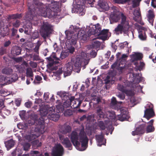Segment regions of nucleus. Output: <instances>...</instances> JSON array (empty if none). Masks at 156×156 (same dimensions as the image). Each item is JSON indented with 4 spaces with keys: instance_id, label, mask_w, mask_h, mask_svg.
<instances>
[{
    "instance_id": "f257e3e1",
    "label": "nucleus",
    "mask_w": 156,
    "mask_h": 156,
    "mask_svg": "<svg viewBox=\"0 0 156 156\" xmlns=\"http://www.w3.org/2000/svg\"><path fill=\"white\" fill-rule=\"evenodd\" d=\"M121 19L120 23L119 24L114 30L115 34L119 35L123 34L128 35L130 29L132 27L129 18L123 13H121L120 16L117 14H111L110 16V22L111 24L117 22Z\"/></svg>"
},
{
    "instance_id": "f03ea898",
    "label": "nucleus",
    "mask_w": 156,
    "mask_h": 156,
    "mask_svg": "<svg viewBox=\"0 0 156 156\" xmlns=\"http://www.w3.org/2000/svg\"><path fill=\"white\" fill-rule=\"evenodd\" d=\"M28 10L25 15V18L30 21L32 20L36 21L35 18L37 15L42 16L47 14L48 8L46 5L39 2L38 0H34L32 5H28Z\"/></svg>"
},
{
    "instance_id": "7ed1b4c3",
    "label": "nucleus",
    "mask_w": 156,
    "mask_h": 156,
    "mask_svg": "<svg viewBox=\"0 0 156 156\" xmlns=\"http://www.w3.org/2000/svg\"><path fill=\"white\" fill-rule=\"evenodd\" d=\"M70 139L71 142L76 148L79 151L85 150L87 146L88 139L83 129L78 133L76 131L72 132Z\"/></svg>"
},
{
    "instance_id": "20e7f679",
    "label": "nucleus",
    "mask_w": 156,
    "mask_h": 156,
    "mask_svg": "<svg viewBox=\"0 0 156 156\" xmlns=\"http://www.w3.org/2000/svg\"><path fill=\"white\" fill-rule=\"evenodd\" d=\"M90 58L89 55L84 52H82L81 55L77 56L75 60L74 67L75 69H77L80 71L82 66L83 69L86 67V66L89 63Z\"/></svg>"
},
{
    "instance_id": "39448f33",
    "label": "nucleus",
    "mask_w": 156,
    "mask_h": 156,
    "mask_svg": "<svg viewBox=\"0 0 156 156\" xmlns=\"http://www.w3.org/2000/svg\"><path fill=\"white\" fill-rule=\"evenodd\" d=\"M132 75L133 78V81L126 80L122 84H118L117 88L119 90L124 93L127 87H133V82H135L136 83H139L142 81V78L140 77L139 73H133Z\"/></svg>"
},
{
    "instance_id": "423d86ee",
    "label": "nucleus",
    "mask_w": 156,
    "mask_h": 156,
    "mask_svg": "<svg viewBox=\"0 0 156 156\" xmlns=\"http://www.w3.org/2000/svg\"><path fill=\"white\" fill-rule=\"evenodd\" d=\"M66 92L64 91H61L57 92L58 95L60 96L62 99L66 100L63 103V105H61L60 100L57 101L56 103H58V104L56 105V107L58 109V111L59 112L60 111H62L65 110V108L69 107L71 105V102L68 98V97H70L68 96Z\"/></svg>"
},
{
    "instance_id": "0eeeda50",
    "label": "nucleus",
    "mask_w": 156,
    "mask_h": 156,
    "mask_svg": "<svg viewBox=\"0 0 156 156\" xmlns=\"http://www.w3.org/2000/svg\"><path fill=\"white\" fill-rule=\"evenodd\" d=\"M120 114L116 116L115 114L113 112H108L106 113L107 118L112 121L119 120L123 121L128 118V112L125 109H121Z\"/></svg>"
},
{
    "instance_id": "6e6552de",
    "label": "nucleus",
    "mask_w": 156,
    "mask_h": 156,
    "mask_svg": "<svg viewBox=\"0 0 156 156\" xmlns=\"http://www.w3.org/2000/svg\"><path fill=\"white\" fill-rule=\"evenodd\" d=\"M52 30L51 26L49 23L48 22H43L41 27L40 33L42 37L45 40L49 37Z\"/></svg>"
},
{
    "instance_id": "1a4fd4ad",
    "label": "nucleus",
    "mask_w": 156,
    "mask_h": 156,
    "mask_svg": "<svg viewBox=\"0 0 156 156\" xmlns=\"http://www.w3.org/2000/svg\"><path fill=\"white\" fill-rule=\"evenodd\" d=\"M34 124L35 125L38 126L35 128L34 131L35 132L39 133L40 134H43L45 131V126L44 118L41 117L39 119H35L34 120Z\"/></svg>"
},
{
    "instance_id": "9d476101",
    "label": "nucleus",
    "mask_w": 156,
    "mask_h": 156,
    "mask_svg": "<svg viewBox=\"0 0 156 156\" xmlns=\"http://www.w3.org/2000/svg\"><path fill=\"white\" fill-rule=\"evenodd\" d=\"M65 33L67 39L66 43L71 45H75L79 38V35L80 34V32L75 34L73 32L66 30Z\"/></svg>"
},
{
    "instance_id": "9b49d317",
    "label": "nucleus",
    "mask_w": 156,
    "mask_h": 156,
    "mask_svg": "<svg viewBox=\"0 0 156 156\" xmlns=\"http://www.w3.org/2000/svg\"><path fill=\"white\" fill-rule=\"evenodd\" d=\"M146 108L144 111V117L146 118L147 120L153 117L155 115V113L153 110V106L151 103L147 104L145 107Z\"/></svg>"
},
{
    "instance_id": "f8f14e48",
    "label": "nucleus",
    "mask_w": 156,
    "mask_h": 156,
    "mask_svg": "<svg viewBox=\"0 0 156 156\" xmlns=\"http://www.w3.org/2000/svg\"><path fill=\"white\" fill-rule=\"evenodd\" d=\"M64 153V149L60 144H56L53 147L51 153L52 156H62Z\"/></svg>"
},
{
    "instance_id": "ddd939ff",
    "label": "nucleus",
    "mask_w": 156,
    "mask_h": 156,
    "mask_svg": "<svg viewBox=\"0 0 156 156\" xmlns=\"http://www.w3.org/2000/svg\"><path fill=\"white\" fill-rule=\"evenodd\" d=\"M39 110L41 116L44 118V117L46 116L48 114H49L51 112V113L52 112V111L53 112L54 108L53 107H50L48 105H42L40 107Z\"/></svg>"
},
{
    "instance_id": "4468645a",
    "label": "nucleus",
    "mask_w": 156,
    "mask_h": 156,
    "mask_svg": "<svg viewBox=\"0 0 156 156\" xmlns=\"http://www.w3.org/2000/svg\"><path fill=\"white\" fill-rule=\"evenodd\" d=\"M59 138L61 141L62 144L65 146V147L68 148V150H71L72 149V144L68 138H64L62 135H59Z\"/></svg>"
},
{
    "instance_id": "2eb2a0df",
    "label": "nucleus",
    "mask_w": 156,
    "mask_h": 156,
    "mask_svg": "<svg viewBox=\"0 0 156 156\" xmlns=\"http://www.w3.org/2000/svg\"><path fill=\"white\" fill-rule=\"evenodd\" d=\"M68 98L71 102V105L73 104L72 107H73L75 108H78L80 107L82 102L81 101L78 99H75L74 96H70Z\"/></svg>"
},
{
    "instance_id": "dca6fc26",
    "label": "nucleus",
    "mask_w": 156,
    "mask_h": 156,
    "mask_svg": "<svg viewBox=\"0 0 156 156\" xmlns=\"http://www.w3.org/2000/svg\"><path fill=\"white\" fill-rule=\"evenodd\" d=\"M73 69V64L71 62H69L65 65L63 69L64 75L67 76L71 74Z\"/></svg>"
},
{
    "instance_id": "f3484780",
    "label": "nucleus",
    "mask_w": 156,
    "mask_h": 156,
    "mask_svg": "<svg viewBox=\"0 0 156 156\" xmlns=\"http://www.w3.org/2000/svg\"><path fill=\"white\" fill-rule=\"evenodd\" d=\"M146 124L140 125L138 127L136 128L135 130L132 132L133 135L135 136L139 134H143L145 131Z\"/></svg>"
},
{
    "instance_id": "a211bd4d",
    "label": "nucleus",
    "mask_w": 156,
    "mask_h": 156,
    "mask_svg": "<svg viewBox=\"0 0 156 156\" xmlns=\"http://www.w3.org/2000/svg\"><path fill=\"white\" fill-rule=\"evenodd\" d=\"M48 2H51V3H47L46 4H44V5H46L47 6L48 8V11L49 10L52 11L53 10V11H55V9H57V8L58 9V5L57 4V2H55L54 0H47Z\"/></svg>"
},
{
    "instance_id": "6ab92c4d",
    "label": "nucleus",
    "mask_w": 156,
    "mask_h": 156,
    "mask_svg": "<svg viewBox=\"0 0 156 156\" xmlns=\"http://www.w3.org/2000/svg\"><path fill=\"white\" fill-rule=\"evenodd\" d=\"M109 32L108 29H103L101 30L100 33L98 34V36H100L98 37L97 38L101 39L103 41H105L107 39V34Z\"/></svg>"
},
{
    "instance_id": "aec40b11",
    "label": "nucleus",
    "mask_w": 156,
    "mask_h": 156,
    "mask_svg": "<svg viewBox=\"0 0 156 156\" xmlns=\"http://www.w3.org/2000/svg\"><path fill=\"white\" fill-rule=\"evenodd\" d=\"M53 108H54L53 112L52 111V112L51 113V112L48 115V118L51 120L56 121L59 119L60 116L59 115L55 113V107Z\"/></svg>"
},
{
    "instance_id": "412c9836",
    "label": "nucleus",
    "mask_w": 156,
    "mask_h": 156,
    "mask_svg": "<svg viewBox=\"0 0 156 156\" xmlns=\"http://www.w3.org/2000/svg\"><path fill=\"white\" fill-rule=\"evenodd\" d=\"M154 122V120L152 119L147 122V124L149 125L147 126L146 128L147 133L152 132L154 131V128L153 126Z\"/></svg>"
},
{
    "instance_id": "4be33fe9",
    "label": "nucleus",
    "mask_w": 156,
    "mask_h": 156,
    "mask_svg": "<svg viewBox=\"0 0 156 156\" xmlns=\"http://www.w3.org/2000/svg\"><path fill=\"white\" fill-rule=\"evenodd\" d=\"M21 48L19 46H15L13 47L11 51V53L14 56H16L21 54Z\"/></svg>"
},
{
    "instance_id": "5701e85b",
    "label": "nucleus",
    "mask_w": 156,
    "mask_h": 156,
    "mask_svg": "<svg viewBox=\"0 0 156 156\" xmlns=\"http://www.w3.org/2000/svg\"><path fill=\"white\" fill-rule=\"evenodd\" d=\"M98 5L100 8L105 10H108L109 8L108 3L105 1L102 0H98Z\"/></svg>"
},
{
    "instance_id": "b1692460",
    "label": "nucleus",
    "mask_w": 156,
    "mask_h": 156,
    "mask_svg": "<svg viewBox=\"0 0 156 156\" xmlns=\"http://www.w3.org/2000/svg\"><path fill=\"white\" fill-rule=\"evenodd\" d=\"M22 17V15L21 13L12 14L9 15L7 17V19L8 21H9L11 19H20Z\"/></svg>"
},
{
    "instance_id": "393cba45",
    "label": "nucleus",
    "mask_w": 156,
    "mask_h": 156,
    "mask_svg": "<svg viewBox=\"0 0 156 156\" xmlns=\"http://www.w3.org/2000/svg\"><path fill=\"white\" fill-rule=\"evenodd\" d=\"M131 60L132 62L141 60L142 58V55L139 53H135L131 55Z\"/></svg>"
},
{
    "instance_id": "a878e982",
    "label": "nucleus",
    "mask_w": 156,
    "mask_h": 156,
    "mask_svg": "<svg viewBox=\"0 0 156 156\" xmlns=\"http://www.w3.org/2000/svg\"><path fill=\"white\" fill-rule=\"evenodd\" d=\"M53 57L55 59V61H54V60L52 61L48 62L47 64V66L48 68H51L53 66L54 64H58L59 63V61L60 60V59L57 58L55 55H54Z\"/></svg>"
},
{
    "instance_id": "bb28decb",
    "label": "nucleus",
    "mask_w": 156,
    "mask_h": 156,
    "mask_svg": "<svg viewBox=\"0 0 156 156\" xmlns=\"http://www.w3.org/2000/svg\"><path fill=\"white\" fill-rule=\"evenodd\" d=\"M15 142L14 140L12 139H10L5 142V146L8 150H9L11 148L13 147L15 144Z\"/></svg>"
},
{
    "instance_id": "cd10ccee",
    "label": "nucleus",
    "mask_w": 156,
    "mask_h": 156,
    "mask_svg": "<svg viewBox=\"0 0 156 156\" xmlns=\"http://www.w3.org/2000/svg\"><path fill=\"white\" fill-rule=\"evenodd\" d=\"M96 138L98 142V145L99 147L101 146L102 145H105L103 142L104 140V136L101 135H96Z\"/></svg>"
},
{
    "instance_id": "c85d7f7f",
    "label": "nucleus",
    "mask_w": 156,
    "mask_h": 156,
    "mask_svg": "<svg viewBox=\"0 0 156 156\" xmlns=\"http://www.w3.org/2000/svg\"><path fill=\"white\" fill-rule=\"evenodd\" d=\"M97 118L98 119L100 120L104 118L105 114L102 111V109L99 108L96 110Z\"/></svg>"
},
{
    "instance_id": "c756f323",
    "label": "nucleus",
    "mask_w": 156,
    "mask_h": 156,
    "mask_svg": "<svg viewBox=\"0 0 156 156\" xmlns=\"http://www.w3.org/2000/svg\"><path fill=\"white\" fill-rule=\"evenodd\" d=\"M147 16L149 21L153 22V21L155 17V15L153 10L150 9L148 11Z\"/></svg>"
},
{
    "instance_id": "7c9ffc66",
    "label": "nucleus",
    "mask_w": 156,
    "mask_h": 156,
    "mask_svg": "<svg viewBox=\"0 0 156 156\" xmlns=\"http://www.w3.org/2000/svg\"><path fill=\"white\" fill-rule=\"evenodd\" d=\"M72 129L70 126L68 125H64L62 127V133L64 134L70 133Z\"/></svg>"
},
{
    "instance_id": "2f4dec72",
    "label": "nucleus",
    "mask_w": 156,
    "mask_h": 156,
    "mask_svg": "<svg viewBox=\"0 0 156 156\" xmlns=\"http://www.w3.org/2000/svg\"><path fill=\"white\" fill-rule=\"evenodd\" d=\"M37 134H30V135L27 136L26 138L28 141H31L38 137L41 134L39 133H37Z\"/></svg>"
},
{
    "instance_id": "473e14b6",
    "label": "nucleus",
    "mask_w": 156,
    "mask_h": 156,
    "mask_svg": "<svg viewBox=\"0 0 156 156\" xmlns=\"http://www.w3.org/2000/svg\"><path fill=\"white\" fill-rule=\"evenodd\" d=\"M138 37L142 41L146 40L147 37L145 31L143 30L139 31Z\"/></svg>"
},
{
    "instance_id": "72a5a7b5",
    "label": "nucleus",
    "mask_w": 156,
    "mask_h": 156,
    "mask_svg": "<svg viewBox=\"0 0 156 156\" xmlns=\"http://www.w3.org/2000/svg\"><path fill=\"white\" fill-rule=\"evenodd\" d=\"M12 156H22L21 150L19 148H16L12 153Z\"/></svg>"
},
{
    "instance_id": "f704fd0d",
    "label": "nucleus",
    "mask_w": 156,
    "mask_h": 156,
    "mask_svg": "<svg viewBox=\"0 0 156 156\" xmlns=\"http://www.w3.org/2000/svg\"><path fill=\"white\" fill-rule=\"evenodd\" d=\"M97 126L99 127L101 130H104L106 128V125L104 122L102 121H100L98 119Z\"/></svg>"
},
{
    "instance_id": "c9c22d12",
    "label": "nucleus",
    "mask_w": 156,
    "mask_h": 156,
    "mask_svg": "<svg viewBox=\"0 0 156 156\" xmlns=\"http://www.w3.org/2000/svg\"><path fill=\"white\" fill-rule=\"evenodd\" d=\"M101 42L98 41H96L93 42L90 45L91 48L97 49L99 48L101 45Z\"/></svg>"
},
{
    "instance_id": "e433bc0d",
    "label": "nucleus",
    "mask_w": 156,
    "mask_h": 156,
    "mask_svg": "<svg viewBox=\"0 0 156 156\" xmlns=\"http://www.w3.org/2000/svg\"><path fill=\"white\" fill-rule=\"evenodd\" d=\"M32 147L34 148H37L41 147L42 145L41 142H40L39 140H36L33 141L32 142Z\"/></svg>"
},
{
    "instance_id": "4c0bfd02",
    "label": "nucleus",
    "mask_w": 156,
    "mask_h": 156,
    "mask_svg": "<svg viewBox=\"0 0 156 156\" xmlns=\"http://www.w3.org/2000/svg\"><path fill=\"white\" fill-rule=\"evenodd\" d=\"M2 72L3 74L9 75L12 73V70L9 68H5L2 70Z\"/></svg>"
},
{
    "instance_id": "58836bf2",
    "label": "nucleus",
    "mask_w": 156,
    "mask_h": 156,
    "mask_svg": "<svg viewBox=\"0 0 156 156\" xmlns=\"http://www.w3.org/2000/svg\"><path fill=\"white\" fill-rule=\"evenodd\" d=\"M18 79V76L17 75L16 73H14L9 78H8V83L11 82H12L15 81L16 80Z\"/></svg>"
},
{
    "instance_id": "ea45409f",
    "label": "nucleus",
    "mask_w": 156,
    "mask_h": 156,
    "mask_svg": "<svg viewBox=\"0 0 156 156\" xmlns=\"http://www.w3.org/2000/svg\"><path fill=\"white\" fill-rule=\"evenodd\" d=\"M23 150L25 151H28L30 148L31 146L30 143H25L22 144Z\"/></svg>"
},
{
    "instance_id": "a19ab883",
    "label": "nucleus",
    "mask_w": 156,
    "mask_h": 156,
    "mask_svg": "<svg viewBox=\"0 0 156 156\" xmlns=\"http://www.w3.org/2000/svg\"><path fill=\"white\" fill-rule=\"evenodd\" d=\"M26 76L27 77H33L34 74L32 69L30 68H28L26 69Z\"/></svg>"
},
{
    "instance_id": "79ce46f5",
    "label": "nucleus",
    "mask_w": 156,
    "mask_h": 156,
    "mask_svg": "<svg viewBox=\"0 0 156 156\" xmlns=\"http://www.w3.org/2000/svg\"><path fill=\"white\" fill-rule=\"evenodd\" d=\"M124 93H125L127 96H132L134 95V91L132 89L128 90H125Z\"/></svg>"
},
{
    "instance_id": "37998d69",
    "label": "nucleus",
    "mask_w": 156,
    "mask_h": 156,
    "mask_svg": "<svg viewBox=\"0 0 156 156\" xmlns=\"http://www.w3.org/2000/svg\"><path fill=\"white\" fill-rule=\"evenodd\" d=\"M95 30L96 32V35H98V34L100 33L101 30V26L99 23H97L94 25Z\"/></svg>"
},
{
    "instance_id": "c03bdc74",
    "label": "nucleus",
    "mask_w": 156,
    "mask_h": 156,
    "mask_svg": "<svg viewBox=\"0 0 156 156\" xmlns=\"http://www.w3.org/2000/svg\"><path fill=\"white\" fill-rule=\"evenodd\" d=\"M117 62H118V66H119L120 70H122L124 68V66H121V65H124L125 64V60H122V59H119L118 61H117Z\"/></svg>"
},
{
    "instance_id": "a18cd8bd",
    "label": "nucleus",
    "mask_w": 156,
    "mask_h": 156,
    "mask_svg": "<svg viewBox=\"0 0 156 156\" xmlns=\"http://www.w3.org/2000/svg\"><path fill=\"white\" fill-rule=\"evenodd\" d=\"M42 80V77L39 75H37L35 76V79L33 81L35 84L39 83Z\"/></svg>"
},
{
    "instance_id": "49530a36",
    "label": "nucleus",
    "mask_w": 156,
    "mask_h": 156,
    "mask_svg": "<svg viewBox=\"0 0 156 156\" xmlns=\"http://www.w3.org/2000/svg\"><path fill=\"white\" fill-rule=\"evenodd\" d=\"M112 108L114 109L115 110L118 111L120 110V111L121 109H124L121 108V104H120V103H118L116 104V105H113L111 107Z\"/></svg>"
},
{
    "instance_id": "de8ad7c7",
    "label": "nucleus",
    "mask_w": 156,
    "mask_h": 156,
    "mask_svg": "<svg viewBox=\"0 0 156 156\" xmlns=\"http://www.w3.org/2000/svg\"><path fill=\"white\" fill-rule=\"evenodd\" d=\"M120 103V104H121L122 102V101H119V102H118L117 101L116 99L115 98L113 97L111 99V106L112 107V106L114 105H116V104L117 103Z\"/></svg>"
},
{
    "instance_id": "09e8293b",
    "label": "nucleus",
    "mask_w": 156,
    "mask_h": 156,
    "mask_svg": "<svg viewBox=\"0 0 156 156\" xmlns=\"http://www.w3.org/2000/svg\"><path fill=\"white\" fill-rule=\"evenodd\" d=\"M13 27L17 28L19 27L20 25V21L18 20H16L15 22L12 23Z\"/></svg>"
},
{
    "instance_id": "8fccbe9b",
    "label": "nucleus",
    "mask_w": 156,
    "mask_h": 156,
    "mask_svg": "<svg viewBox=\"0 0 156 156\" xmlns=\"http://www.w3.org/2000/svg\"><path fill=\"white\" fill-rule=\"evenodd\" d=\"M69 55V53L68 52H62L60 54V58L62 59L65 58L67 57Z\"/></svg>"
},
{
    "instance_id": "3c124183",
    "label": "nucleus",
    "mask_w": 156,
    "mask_h": 156,
    "mask_svg": "<svg viewBox=\"0 0 156 156\" xmlns=\"http://www.w3.org/2000/svg\"><path fill=\"white\" fill-rule=\"evenodd\" d=\"M128 44V43L127 42H124L123 43H120L119 45L120 48L122 49L127 47Z\"/></svg>"
},
{
    "instance_id": "603ef678",
    "label": "nucleus",
    "mask_w": 156,
    "mask_h": 156,
    "mask_svg": "<svg viewBox=\"0 0 156 156\" xmlns=\"http://www.w3.org/2000/svg\"><path fill=\"white\" fill-rule=\"evenodd\" d=\"M88 32L89 33V34L91 35H94L95 36H97L96 35V32L95 29L94 28H90L88 31Z\"/></svg>"
},
{
    "instance_id": "864d4df0",
    "label": "nucleus",
    "mask_w": 156,
    "mask_h": 156,
    "mask_svg": "<svg viewBox=\"0 0 156 156\" xmlns=\"http://www.w3.org/2000/svg\"><path fill=\"white\" fill-rule=\"evenodd\" d=\"M73 114L72 111L70 109H67L64 112V115L66 116H70Z\"/></svg>"
},
{
    "instance_id": "5fc2aeb1",
    "label": "nucleus",
    "mask_w": 156,
    "mask_h": 156,
    "mask_svg": "<svg viewBox=\"0 0 156 156\" xmlns=\"http://www.w3.org/2000/svg\"><path fill=\"white\" fill-rule=\"evenodd\" d=\"M6 53V49L2 47L0 48V55H2Z\"/></svg>"
},
{
    "instance_id": "6e6d98bb",
    "label": "nucleus",
    "mask_w": 156,
    "mask_h": 156,
    "mask_svg": "<svg viewBox=\"0 0 156 156\" xmlns=\"http://www.w3.org/2000/svg\"><path fill=\"white\" fill-rule=\"evenodd\" d=\"M8 78L5 77L3 75H0V83H3L4 82H5L6 81L8 82Z\"/></svg>"
},
{
    "instance_id": "4d7b16f0",
    "label": "nucleus",
    "mask_w": 156,
    "mask_h": 156,
    "mask_svg": "<svg viewBox=\"0 0 156 156\" xmlns=\"http://www.w3.org/2000/svg\"><path fill=\"white\" fill-rule=\"evenodd\" d=\"M111 76L110 75H108L105 79V83L106 85L110 83L111 80Z\"/></svg>"
},
{
    "instance_id": "13d9d810",
    "label": "nucleus",
    "mask_w": 156,
    "mask_h": 156,
    "mask_svg": "<svg viewBox=\"0 0 156 156\" xmlns=\"http://www.w3.org/2000/svg\"><path fill=\"white\" fill-rule=\"evenodd\" d=\"M130 1V0H115V2L117 3L123 4Z\"/></svg>"
},
{
    "instance_id": "bf43d9fd",
    "label": "nucleus",
    "mask_w": 156,
    "mask_h": 156,
    "mask_svg": "<svg viewBox=\"0 0 156 156\" xmlns=\"http://www.w3.org/2000/svg\"><path fill=\"white\" fill-rule=\"evenodd\" d=\"M39 43H40V41H38L37 43V44L36 46H35V48H34V51L36 53L38 52L39 47L41 44H39Z\"/></svg>"
},
{
    "instance_id": "052dcab7",
    "label": "nucleus",
    "mask_w": 156,
    "mask_h": 156,
    "mask_svg": "<svg viewBox=\"0 0 156 156\" xmlns=\"http://www.w3.org/2000/svg\"><path fill=\"white\" fill-rule=\"evenodd\" d=\"M17 32V30L15 29L14 28H12V29L11 36L12 37L15 36L16 35Z\"/></svg>"
},
{
    "instance_id": "680f3d73",
    "label": "nucleus",
    "mask_w": 156,
    "mask_h": 156,
    "mask_svg": "<svg viewBox=\"0 0 156 156\" xmlns=\"http://www.w3.org/2000/svg\"><path fill=\"white\" fill-rule=\"evenodd\" d=\"M118 62L117 61L115 62L112 65L111 68L113 69L115 68L118 69V68H119V66H118Z\"/></svg>"
},
{
    "instance_id": "e2e57ef3",
    "label": "nucleus",
    "mask_w": 156,
    "mask_h": 156,
    "mask_svg": "<svg viewBox=\"0 0 156 156\" xmlns=\"http://www.w3.org/2000/svg\"><path fill=\"white\" fill-rule=\"evenodd\" d=\"M11 41L10 40L5 41L4 44V47H7L11 44Z\"/></svg>"
},
{
    "instance_id": "0e129e2a",
    "label": "nucleus",
    "mask_w": 156,
    "mask_h": 156,
    "mask_svg": "<svg viewBox=\"0 0 156 156\" xmlns=\"http://www.w3.org/2000/svg\"><path fill=\"white\" fill-rule=\"evenodd\" d=\"M32 103L31 101H28L25 103V106L28 108H30L32 105Z\"/></svg>"
},
{
    "instance_id": "69168bd1",
    "label": "nucleus",
    "mask_w": 156,
    "mask_h": 156,
    "mask_svg": "<svg viewBox=\"0 0 156 156\" xmlns=\"http://www.w3.org/2000/svg\"><path fill=\"white\" fill-rule=\"evenodd\" d=\"M117 97L120 98V99L123 100L125 98V95L124 94H120L117 95Z\"/></svg>"
},
{
    "instance_id": "338daca9",
    "label": "nucleus",
    "mask_w": 156,
    "mask_h": 156,
    "mask_svg": "<svg viewBox=\"0 0 156 156\" xmlns=\"http://www.w3.org/2000/svg\"><path fill=\"white\" fill-rule=\"evenodd\" d=\"M75 1L76 4L77 5H79L80 7V5H82V4L83 3L82 1H83V0H75Z\"/></svg>"
},
{
    "instance_id": "774afa93",
    "label": "nucleus",
    "mask_w": 156,
    "mask_h": 156,
    "mask_svg": "<svg viewBox=\"0 0 156 156\" xmlns=\"http://www.w3.org/2000/svg\"><path fill=\"white\" fill-rule=\"evenodd\" d=\"M50 94L48 92L45 93L44 94V98L45 101L48 100L49 98V96Z\"/></svg>"
}]
</instances>
